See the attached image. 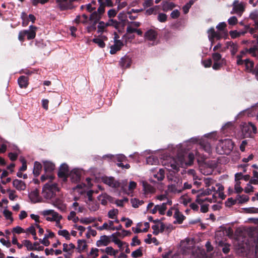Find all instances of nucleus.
Masks as SVG:
<instances>
[{
  "instance_id": "f257e3e1",
  "label": "nucleus",
  "mask_w": 258,
  "mask_h": 258,
  "mask_svg": "<svg viewBox=\"0 0 258 258\" xmlns=\"http://www.w3.org/2000/svg\"><path fill=\"white\" fill-rule=\"evenodd\" d=\"M195 156L193 153L178 154L177 159L168 157L162 162L163 166L168 170H174L177 171L180 167H185L190 166L194 160Z\"/></svg>"
},
{
  "instance_id": "f03ea898",
  "label": "nucleus",
  "mask_w": 258,
  "mask_h": 258,
  "mask_svg": "<svg viewBox=\"0 0 258 258\" xmlns=\"http://www.w3.org/2000/svg\"><path fill=\"white\" fill-rule=\"evenodd\" d=\"M169 184L167 190L171 193L179 194L184 190L182 181L180 178L175 176H170L168 177Z\"/></svg>"
},
{
  "instance_id": "7ed1b4c3",
  "label": "nucleus",
  "mask_w": 258,
  "mask_h": 258,
  "mask_svg": "<svg viewBox=\"0 0 258 258\" xmlns=\"http://www.w3.org/2000/svg\"><path fill=\"white\" fill-rule=\"evenodd\" d=\"M234 143L229 139L219 141L216 147L217 152L220 154H228L233 148Z\"/></svg>"
},
{
  "instance_id": "20e7f679",
  "label": "nucleus",
  "mask_w": 258,
  "mask_h": 258,
  "mask_svg": "<svg viewBox=\"0 0 258 258\" xmlns=\"http://www.w3.org/2000/svg\"><path fill=\"white\" fill-rule=\"evenodd\" d=\"M240 126L243 138H251L256 133V127L251 122H242Z\"/></svg>"
},
{
  "instance_id": "39448f33",
  "label": "nucleus",
  "mask_w": 258,
  "mask_h": 258,
  "mask_svg": "<svg viewBox=\"0 0 258 258\" xmlns=\"http://www.w3.org/2000/svg\"><path fill=\"white\" fill-rule=\"evenodd\" d=\"M36 27L32 25L30 26L29 30H23L19 32L18 39L20 41H23L24 37L27 35L28 40L32 39L35 38L36 35L35 31Z\"/></svg>"
},
{
  "instance_id": "423d86ee",
  "label": "nucleus",
  "mask_w": 258,
  "mask_h": 258,
  "mask_svg": "<svg viewBox=\"0 0 258 258\" xmlns=\"http://www.w3.org/2000/svg\"><path fill=\"white\" fill-rule=\"evenodd\" d=\"M41 213L48 221H58V218H62L60 215L53 210H45L42 211Z\"/></svg>"
},
{
  "instance_id": "0eeeda50",
  "label": "nucleus",
  "mask_w": 258,
  "mask_h": 258,
  "mask_svg": "<svg viewBox=\"0 0 258 258\" xmlns=\"http://www.w3.org/2000/svg\"><path fill=\"white\" fill-rule=\"evenodd\" d=\"M105 12V9L103 5H101L98 8L97 11H95L92 13L89 17V20L96 24L102 18V16Z\"/></svg>"
},
{
  "instance_id": "6e6552de",
  "label": "nucleus",
  "mask_w": 258,
  "mask_h": 258,
  "mask_svg": "<svg viewBox=\"0 0 258 258\" xmlns=\"http://www.w3.org/2000/svg\"><path fill=\"white\" fill-rule=\"evenodd\" d=\"M233 9L231 14H236L241 16L245 10V4L238 0H235L232 3Z\"/></svg>"
},
{
  "instance_id": "1a4fd4ad",
  "label": "nucleus",
  "mask_w": 258,
  "mask_h": 258,
  "mask_svg": "<svg viewBox=\"0 0 258 258\" xmlns=\"http://www.w3.org/2000/svg\"><path fill=\"white\" fill-rule=\"evenodd\" d=\"M114 23L115 22L112 19L109 20L106 23L102 21H99L97 23L98 25L96 27L97 33L100 34L101 35L104 33H107L108 32V27L113 25Z\"/></svg>"
},
{
  "instance_id": "9d476101",
  "label": "nucleus",
  "mask_w": 258,
  "mask_h": 258,
  "mask_svg": "<svg viewBox=\"0 0 258 258\" xmlns=\"http://www.w3.org/2000/svg\"><path fill=\"white\" fill-rule=\"evenodd\" d=\"M102 181L111 187L117 188L120 185V182L113 177L105 176L102 178Z\"/></svg>"
},
{
  "instance_id": "9b49d317",
  "label": "nucleus",
  "mask_w": 258,
  "mask_h": 258,
  "mask_svg": "<svg viewBox=\"0 0 258 258\" xmlns=\"http://www.w3.org/2000/svg\"><path fill=\"white\" fill-rule=\"evenodd\" d=\"M194 246L193 240L187 239L180 242V247L183 252L186 254L189 253Z\"/></svg>"
},
{
  "instance_id": "f8f14e48",
  "label": "nucleus",
  "mask_w": 258,
  "mask_h": 258,
  "mask_svg": "<svg viewBox=\"0 0 258 258\" xmlns=\"http://www.w3.org/2000/svg\"><path fill=\"white\" fill-rule=\"evenodd\" d=\"M239 46L237 44L232 41H228L225 43V47L222 49L223 51L227 49L230 50L232 55H234L238 50Z\"/></svg>"
},
{
  "instance_id": "ddd939ff",
  "label": "nucleus",
  "mask_w": 258,
  "mask_h": 258,
  "mask_svg": "<svg viewBox=\"0 0 258 258\" xmlns=\"http://www.w3.org/2000/svg\"><path fill=\"white\" fill-rule=\"evenodd\" d=\"M22 243L24 246H26L29 250H42L43 249V247H37L36 246L39 245L38 242H35L33 244L31 243L29 240H24L22 241Z\"/></svg>"
},
{
  "instance_id": "4468645a",
  "label": "nucleus",
  "mask_w": 258,
  "mask_h": 258,
  "mask_svg": "<svg viewBox=\"0 0 258 258\" xmlns=\"http://www.w3.org/2000/svg\"><path fill=\"white\" fill-rule=\"evenodd\" d=\"M52 189V187L50 186L48 184H45L42 190L43 196L46 199H51L54 197Z\"/></svg>"
},
{
  "instance_id": "2eb2a0df",
  "label": "nucleus",
  "mask_w": 258,
  "mask_h": 258,
  "mask_svg": "<svg viewBox=\"0 0 258 258\" xmlns=\"http://www.w3.org/2000/svg\"><path fill=\"white\" fill-rule=\"evenodd\" d=\"M158 36V33L155 29H150L148 30L144 34V38L149 41H154Z\"/></svg>"
},
{
  "instance_id": "dca6fc26",
  "label": "nucleus",
  "mask_w": 258,
  "mask_h": 258,
  "mask_svg": "<svg viewBox=\"0 0 258 258\" xmlns=\"http://www.w3.org/2000/svg\"><path fill=\"white\" fill-rule=\"evenodd\" d=\"M113 42V44L111 45L110 47V53L111 54L116 53V52L119 51L123 46V43L122 40H116L115 42Z\"/></svg>"
},
{
  "instance_id": "f3484780",
  "label": "nucleus",
  "mask_w": 258,
  "mask_h": 258,
  "mask_svg": "<svg viewBox=\"0 0 258 258\" xmlns=\"http://www.w3.org/2000/svg\"><path fill=\"white\" fill-rule=\"evenodd\" d=\"M69 175V168L66 164H62L60 166L59 171L58 172V176L59 177L66 179Z\"/></svg>"
},
{
  "instance_id": "a211bd4d",
  "label": "nucleus",
  "mask_w": 258,
  "mask_h": 258,
  "mask_svg": "<svg viewBox=\"0 0 258 258\" xmlns=\"http://www.w3.org/2000/svg\"><path fill=\"white\" fill-rule=\"evenodd\" d=\"M243 64L245 65V69L247 72H252L256 75V71L258 67V65L256 67L255 69L254 70V62L247 58L244 59Z\"/></svg>"
},
{
  "instance_id": "6ab92c4d",
  "label": "nucleus",
  "mask_w": 258,
  "mask_h": 258,
  "mask_svg": "<svg viewBox=\"0 0 258 258\" xmlns=\"http://www.w3.org/2000/svg\"><path fill=\"white\" fill-rule=\"evenodd\" d=\"M81 171L77 169H74L69 174V177L73 182H77L80 180Z\"/></svg>"
},
{
  "instance_id": "aec40b11",
  "label": "nucleus",
  "mask_w": 258,
  "mask_h": 258,
  "mask_svg": "<svg viewBox=\"0 0 258 258\" xmlns=\"http://www.w3.org/2000/svg\"><path fill=\"white\" fill-rule=\"evenodd\" d=\"M13 186L18 191L24 190L26 188L25 182L18 179H15L13 181Z\"/></svg>"
},
{
  "instance_id": "412c9836",
  "label": "nucleus",
  "mask_w": 258,
  "mask_h": 258,
  "mask_svg": "<svg viewBox=\"0 0 258 258\" xmlns=\"http://www.w3.org/2000/svg\"><path fill=\"white\" fill-rule=\"evenodd\" d=\"M215 184H212L210 187L207 188L206 189H202V194L204 196H207L213 194V198L214 201H216V188L215 186Z\"/></svg>"
},
{
  "instance_id": "4be33fe9",
  "label": "nucleus",
  "mask_w": 258,
  "mask_h": 258,
  "mask_svg": "<svg viewBox=\"0 0 258 258\" xmlns=\"http://www.w3.org/2000/svg\"><path fill=\"white\" fill-rule=\"evenodd\" d=\"M141 25V23L139 22H132L128 24L126 29V33L127 34H132L136 32L137 28Z\"/></svg>"
},
{
  "instance_id": "5701e85b",
  "label": "nucleus",
  "mask_w": 258,
  "mask_h": 258,
  "mask_svg": "<svg viewBox=\"0 0 258 258\" xmlns=\"http://www.w3.org/2000/svg\"><path fill=\"white\" fill-rule=\"evenodd\" d=\"M51 204L55 207L57 208L61 212H64L66 210V205L59 199H56L52 200L51 202Z\"/></svg>"
},
{
  "instance_id": "b1692460",
  "label": "nucleus",
  "mask_w": 258,
  "mask_h": 258,
  "mask_svg": "<svg viewBox=\"0 0 258 258\" xmlns=\"http://www.w3.org/2000/svg\"><path fill=\"white\" fill-rule=\"evenodd\" d=\"M86 204L87 205V208L91 212H95L99 208V204L95 201L87 200Z\"/></svg>"
},
{
  "instance_id": "393cba45",
  "label": "nucleus",
  "mask_w": 258,
  "mask_h": 258,
  "mask_svg": "<svg viewBox=\"0 0 258 258\" xmlns=\"http://www.w3.org/2000/svg\"><path fill=\"white\" fill-rule=\"evenodd\" d=\"M195 248V252L192 250V257L191 258H208L207 256L205 255V252L204 250L201 249L199 247Z\"/></svg>"
},
{
  "instance_id": "a878e982",
  "label": "nucleus",
  "mask_w": 258,
  "mask_h": 258,
  "mask_svg": "<svg viewBox=\"0 0 258 258\" xmlns=\"http://www.w3.org/2000/svg\"><path fill=\"white\" fill-rule=\"evenodd\" d=\"M172 203L171 200H167V202L166 203H163L161 205H157V209L158 210V212L161 215H164L165 214V211L167 209V205H168L171 206Z\"/></svg>"
},
{
  "instance_id": "bb28decb",
  "label": "nucleus",
  "mask_w": 258,
  "mask_h": 258,
  "mask_svg": "<svg viewBox=\"0 0 258 258\" xmlns=\"http://www.w3.org/2000/svg\"><path fill=\"white\" fill-rule=\"evenodd\" d=\"M29 196L31 201L34 203L40 202L39 192L37 189H35L31 191L29 194Z\"/></svg>"
},
{
  "instance_id": "cd10ccee",
  "label": "nucleus",
  "mask_w": 258,
  "mask_h": 258,
  "mask_svg": "<svg viewBox=\"0 0 258 258\" xmlns=\"http://www.w3.org/2000/svg\"><path fill=\"white\" fill-rule=\"evenodd\" d=\"M110 242L109 237L106 235L101 236L100 239L96 242V245L98 247L106 246Z\"/></svg>"
},
{
  "instance_id": "c85d7f7f",
  "label": "nucleus",
  "mask_w": 258,
  "mask_h": 258,
  "mask_svg": "<svg viewBox=\"0 0 258 258\" xmlns=\"http://www.w3.org/2000/svg\"><path fill=\"white\" fill-rule=\"evenodd\" d=\"M107 38L104 35H101L100 38H95L93 39V42L97 44L100 47L103 48L105 47L104 40H106Z\"/></svg>"
},
{
  "instance_id": "c756f323",
  "label": "nucleus",
  "mask_w": 258,
  "mask_h": 258,
  "mask_svg": "<svg viewBox=\"0 0 258 258\" xmlns=\"http://www.w3.org/2000/svg\"><path fill=\"white\" fill-rule=\"evenodd\" d=\"M75 246L72 243L70 244L63 243V251L67 252L68 254H72L74 252Z\"/></svg>"
},
{
  "instance_id": "7c9ffc66",
  "label": "nucleus",
  "mask_w": 258,
  "mask_h": 258,
  "mask_svg": "<svg viewBox=\"0 0 258 258\" xmlns=\"http://www.w3.org/2000/svg\"><path fill=\"white\" fill-rule=\"evenodd\" d=\"M174 210L175 211L174 217L176 220L174 223H181L184 219V216L177 209H174Z\"/></svg>"
},
{
  "instance_id": "2f4dec72",
  "label": "nucleus",
  "mask_w": 258,
  "mask_h": 258,
  "mask_svg": "<svg viewBox=\"0 0 258 258\" xmlns=\"http://www.w3.org/2000/svg\"><path fill=\"white\" fill-rule=\"evenodd\" d=\"M132 61L128 57H124L121 59L120 64L123 68H129L131 64Z\"/></svg>"
},
{
  "instance_id": "473e14b6",
  "label": "nucleus",
  "mask_w": 258,
  "mask_h": 258,
  "mask_svg": "<svg viewBox=\"0 0 258 258\" xmlns=\"http://www.w3.org/2000/svg\"><path fill=\"white\" fill-rule=\"evenodd\" d=\"M28 78L27 77L22 76L19 78L18 82L21 88H26L28 85Z\"/></svg>"
},
{
  "instance_id": "72a5a7b5",
  "label": "nucleus",
  "mask_w": 258,
  "mask_h": 258,
  "mask_svg": "<svg viewBox=\"0 0 258 258\" xmlns=\"http://www.w3.org/2000/svg\"><path fill=\"white\" fill-rule=\"evenodd\" d=\"M44 169L46 172H51L54 169L55 165L54 164L50 161H44Z\"/></svg>"
},
{
  "instance_id": "f704fd0d",
  "label": "nucleus",
  "mask_w": 258,
  "mask_h": 258,
  "mask_svg": "<svg viewBox=\"0 0 258 258\" xmlns=\"http://www.w3.org/2000/svg\"><path fill=\"white\" fill-rule=\"evenodd\" d=\"M247 33L246 31H237L236 30L230 31L229 34L231 37L233 39L240 37V36L244 35Z\"/></svg>"
},
{
  "instance_id": "c9c22d12",
  "label": "nucleus",
  "mask_w": 258,
  "mask_h": 258,
  "mask_svg": "<svg viewBox=\"0 0 258 258\" xmlns=\"http://www.w3.org/2000/svg\"><path fill=\"white\" fill-rule=\"evenodd\" d=\"M144 190L146 193H152L155 191V188L145 181L142 182Z\"/></svg>"
},
{
  "instance_id": "e433bc0d",
  "label": "nucleus",
  "mask_w": 258,
  "mask_h": 258,
  "mask_svg": "<svg viewBox=\"0 0 258 258\" xmlns=\"http://www.w3.org/2000/svg\"><path fill=\"white\" fill-rule=\"evenodd\" d=\"M175 7V5L172 2L166 1L163 3L162 8L164 11H167L171 10Z\"/></svg>"
},
{
  "instance_id": "4c0bfd02",
  "label": "nucleus",
  "mask_w": 258,
  "mask_h": 258,
  "mask_svg": "<svg viewBox=\"0 0 258 258\" xmlns=\"http://www.w3.org/2000/svg\"><path fill=\"white\" fill-rule=\"evenodd\" d=\"M110 197L106 194H103L99 195L98 197L99 201L103 205L107 204L108 201L110 199Z\"/></svg>"
},
{
  "instance_id": "58836bf2",
  "label": "nucleus",
  "mask_w": 258,
  "mask_h": 258,
  "mask_svg": "<svg viewBox=\"0 0 258 258\" xmlns=\"http://www.w3.org/2000/svg\"><path fill=\"white\" fill-rule=\"evenodd\" d=\"M198 192L199 194L197 196L196 202L200 205H202L204 202H206L207 199L204 197L205 196H204L203 194H202V189L200 190Z\"/></svg>"
},
{
  "instance_id": "ea45409f",
  "label": "nucleus",
  "mask_w": 258,
  "mask_h": 258,
  "mask_svg": "<svg viewBox=\"0 0 258 258\" xmlns=\"http://www.w3.org/2000/svg\"><path fill=\"white\" fill-rule=\"evenodd\" d=\"M41 168L42 165L39 162H35L34 163L33 174L35 176H37L40 174Z\"/></svg>"
},
{
  "instance_id": "a19ab883",
  "label": "nucleus",
  "mask_w": 258,
  "mask_h": 258,
  "mask_svg": "<svg viewBox=\"0 0 258 258\" xmlns=\"http://www.w3.org/2000/svg\"><path fill=\"white\" fill-rule=\"evenodd\" d=\"M191 199L187 195H183L180 197L179 202L184 206H187L191 202Z\"/></svg>"
},
{
  "instance_id": "79ce46f5",
  "label": "nucleus",
  "mask_w": 258,
  "mask_h": 258,
  "mask_svg": "<svg viewBox=\"0 0 258 258\" xmlns=\"http://www.w3.org/2000/svg\"><path fill=\"white\" fill-rule=\"evenodd\" d=\"M200 146L206 152L208 153L211 152V147L208 142L205 141H201L200 142Z\"/></svg>"
},
{
  "instance_id": "37998d69",
  "label": "nucleus",
  "mask_w": 258,
  "mask_h": 258,
  "mask_svg": "<svg viewBox=\"0 0 258 258\" xmlns=\"http://www.w3.org/2000/svg\"><path fill=\"white\" fill-rule=\"evenodd\" d=\"M154 177L158 179L159 181L163 180L165 177V171L163 169H160L159 171L154 174Z\"/></svg>"
},
{
  "instance_id": "c03bdc74",
  "label": "nucleus",
  "mask_w": 258,
  "mask_h": 258,
  "mask_svg": "<svg viewBox=\"0 0 258 258\" xmlns=\"http://www.w3.org/2000/svg\"><path fill=\"white\" fill-rule=\"evenodd\" d=\"M87 246L85 240H79L78 241L77 248L80 251L84 250Z\"/></svg>"
},
{
  "instance_id": "a18cd8bd",
  "label": "nucleus",
  "mask_w": 258,
  "mask_h": 258,
  "mask_svg": "<svg viewBox=\"0 0 258 258\" xmlns=\"http://www.w3.org/2000/svg\"><path fill=\"white\" fill-rule=\"evenodd\" d=\"M216 187H217V189L216 190V195L217 194L218 195L219 197L222 198L224 194L223 191L224 190V187L220 183H216Z\"/></svg>"
},
{
  "instance_id": "49530a36",
  "label": "nucleus",
  "mask_w": 258,
  "mask_h": 258,
  "mask_svg": "<svg viewBox=\"0 0 258 258\" xmlns=\"http://www.w3.org/2000/svg\"><path fill=\"white\" fill-rule=\"evenodd\" d=\"M203 181L207 188L210 187L212 184H216V183L215 180L210 177L205 178L203 179Z\"/></svg>"
},
{
  "instance_id": "de8ad7c7",
  "label": "nucleus",
  "mask_w": 258,
  "mask_h": 258,
  "mask_svg": "<svg viewBox=\"0 0 258 258\" xmlns=\"http://www.w3.org/2000/svg\"><path fill=\"white\" fill-rule=\"evenodd\" d=\"M147 163L149 165H157L159 163V160L154 156H150L147 158Z\"/></svg>"
},
{
  "instance_id": "09e8293b",
  "label": "nucleus",
  "mask_w": 258,
  "mask_h": 258,
  "mask_svg": "<svg viewBox=\"0 0 258 258\" xmlns=\"http://www.w3.org/2000/svg\"><path fill=\"white\" fill-rule=\"evenodd\" d=\"M131 203L134 208H138L140 206L144 204V201L134 198L131 200Z\"/></svg>"
},
{
  "instance_id": "8fccbe9b",
  "label": "nucleus",
  "mask_w": 258,
  "mask_h": 258,
  "mask_svg": "<svg viewBox=\"0 0 258 258\" xmlns=\"http://www.w3.org/2000/svg\"><path fill=\"white\" fill-rule=\"evenodd\" d=\"M118 214V210L116 209L110 210L108 212V217L110 219L116 218Z\"/></svg>"
},
{
  "instance_id": "3c124183",
  "label": "nucleus",
  "mask_w": 258,
  "mask_h": 258,
  "mask_svg": "<svg viewBox=\"0 0 258 258\" xmlns=\"http://www.w3.org/2000/svg\"><path fill=\"white\" fill-rule=\"evenodd\" d=\"M111 237L112 238V241L116 244L118 245V246L120 248H121L123 245L125 244V243H123L122 241H121L119 239L115 236V234H112L111 235Z\"/></svg>"
},
{
  "instance_id": "603ef678",
  "label": "nucleus",
  "mask_w": 258,
  "mask_h": 258,
  "mask_svg": "<svg viewBox=\"0 0 258 258\" xmlns=\"http://www.w3.org/2000/svg\"><path fill=\"white\" fill-rule=\"evenodd\" d=\"M105 252L107 254L115 256L118 253V250H115L112 247L108 246L105 249Z\"/></svg>"
},
{
  "instance_id": "864d4df0",
  "label": "nucleus",
  "mask_w": 258,
  "mask_h": 258,
  "mask_svg": "<svg viewBox=\"0 0 258 258\" xmlns=\"http://www.w3.org/2000/svg\"><path fill=\"white\" fill-rule=\"evenodd\" d=\"M58 234L59 235H61L64 237L67 240H70L71 238L70 237V234L69 233V231L67 230H60L58 231Z\"/></svg>"
},
{
  "instance_id": "5fc2aeb1",
  "label": "nucleus",
  "mask_w": 258,
  "mask_h": 258,
  "mask_svg": "<svg viewBox=\"0 0 258 258\" xmlns=\"http://www.w3.org/2000/svg\"><path fill=\"white\" fill-rule=\"evenodd\" d=\"M7 192L9 194V198L11 201H14L18 197L16 194V191L14 190L8 189Z\"/></svg>"
},
{
  "instance_id": "6e6d98bb",
  "label": "nucleus",
  "mask_w": 258,
  "mask_h": 258,
  "mask_svg": "<svg viewBox=\"0 0 258 258\" xmlns=\"http://www.w3.org/2000/svg\"><path fill=\"white\" fill-rule=\"evenodd\" d=\"M195 1L193 0H191L189 2V3H187L185 5H184L182 10L184 14H187L191 6L194 4Z\"/></svg>"
},
{
  "instance_id": "4d7b16f0",
  "label": "nucleus",
  "mask_w": 258,
  "mask_h": 258,
  "mask_svg": "<svg viewBox=\"0 0 258 258\" xmlns=\"http://www.w3.org/2000/svg\"><path fill=\"white\" fill-rule=\"evenodd\" d=\"M3 214L7 219L10 220L11 222L13 221V218L12 216V213L11 211L7 209H5L3 211Z\"/></svg>"
},
{
  "instance_id": "13d9d810",
  "label": "nucleus",
  "mask_w": 258,
  "mask_h": 258,
  "mask_svg": "<svg viewBox=\"0 0 258 258\" xmlns=\"http://www.w3.org/2000/svg\"><path fill=\"white\" fill-rule=\"evenodd\" d=\"M94 221L95 219L91 217L82 218L80 220V223L86 224H90L93 222Z\"/></svg>"
},
{
  "instance_id": "bf43d9fd",
  "label": "nucleus",
  "mask_w": 258,
  "mask_h": 258,
  "mask_svg": "<svg viewBox=\"0 0 258 258\" xmlns=\"http://www.w3.org/2000/svg\"><path fill=\"white\" fill-rule=\"evenodd\" d=\"M95 2H92L90 4H89L86 6L87 10L89 12H92L93 11H95L96 10V7H95Z\"/></svg>"
},
{
  "instance_id": "052dcab7",
  "label": "nucleus",
  "mask_w": 258,
  "mask_h": 258,
  "mask_svg": "<svg viewBox=\"0 0 258 258\" xmlns=\"http://www.w3.org/2000/svg\"><path fill=\"white\" fill-rule=\"evenodd\" d=\"M234 189L236 193H240L243 191V188L240 186V182L239 181H236L235 186Z\"/></svg>"
},
{
  "instance_id": "680f3d73",
  "label": "nucleus",
  "mask_w": 258,
  "mask_h": 258,
  "mask_svg": "<svg viewBox=\"0 0 258 258\" xmlns=\"http://www.w3.org/2000/svg\"><path fill=\"white\" fill-rule=\"evenodd\" d=\"M216 32L215 31L214 28L213 27L209 29L208 31L209 39H212V38H215L216 36Z\"/></svg>"
},
{
  "instance_id": "e2e57ef3",
  "label": "nucleus",
  "mask_w": 258,
  "mask_h": 258,
  "mask_svg": "<svg viewBox=\"0 0 258 258\" xmlns=\"http://www.w3.org/2000/svg\"><path fill=\"white\" fill-rule=\"evenodd\" d=\"M76 214L75 212L71 211L68 216V219L69 220H72L74 222H76L77 221V220L78 219V218L76 217Z\"/></svg>"
},
{
  "instance_id": "0e129e2a",
  "label": "nucleus",
  "mask_w": 258,
  "mask_h": 258,
  "mask_svg": "<svg viewBox=\"0 0 258 258\" xmlns=\"http://www.w3.org/2000/svg\"><path fill=\"white\" fill-rule=\"evenodd\" d=\"M237 200H238L239 203H243L248 201L249 200V198L248 196L245 195L238 196Z\"/></svg>"
},
{
  "instance_id": "69168bd1",
  "label": "nucleus",
  "mask_w": 258,
  "mask_h": 258,
  "mask_svg": "<svg viewBox=\"0 0 258 258\" xmlns=\"http://www.w3.org/2000/svg\"><path fill=\"white\" fill-rule=\"evenodd\" d=\"M25 232L28 234H31L32 235H34L35 234L36 230L35 229V227L34 225H31L26 230H25Z\"/></svg>"
},
{
  "instance_id": "338daca9",
  "label": "nucleus",
  "mask_w": 258,
  "mask_h": 258,
  "mask_svg": "<svg viewBox=\"0 0 258 258\" xmlns=\"http://www.w3.org/2000/svg\"><path fill=\"white\" fill-rule=\"evenodd\" d=\"M142 255V250H141L140 248H139V249L133 251L132 253V256L135 258L140 257Z\"/></svg>"
},
{
  "instance_id": "774afa93",
  "label": "nucleus",
  "mask_w": 258,
  "mask_h": 258,
  "mask_svg": "<svg viewBox=\"0 0 258 258\" xmlns=\"http://www.w3.org/2000/svg\"><path fill=\"white\" fill-rule=\"evenodd\" d=\"M212 58L214 62H219L221 59L222 56L220 53L215 52L212 54Z\"/></svg>"
}]
</instances>
